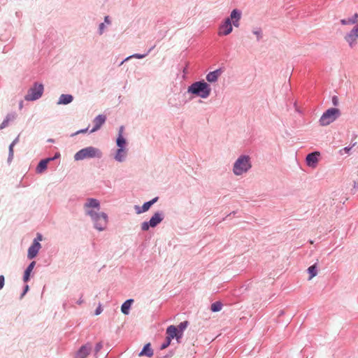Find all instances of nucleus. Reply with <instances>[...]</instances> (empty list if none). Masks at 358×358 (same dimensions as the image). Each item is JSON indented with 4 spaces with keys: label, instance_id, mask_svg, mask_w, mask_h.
<instances>
[{
    "label": "nucleus",
    "instance_id": "obj_38",
    "mask_svg": "<svg viewBox=\"0 0 358 358\" xmlns=\"http://www.w3.org/2000/svg\"><path fill=\"white\" fill-rule=\"evenodd\" d=\"M123 131H124V127H123V126H121V127H120V129H119L118 136H120V135H121V136H123V135H122Z\"/></svg>",
    "mask_w": 358,
    "mask_h": 358
},
{
    "label": "nucleus",
    "instance_id": "obj_30",
    "mask_svg": "<svg viewBox=\"0 0 358 358\" xmlns=\"http://www.w3.org/2000/svg\"><path fill=\"white\" fill-rule=\"evenodd\" d=\"M145 56H146V55L134 54V55H133L131 56L128 57L125 59V61L129 59L131 57H134V58H137V59H142V58L145 57Z\"/></svg>",
    "mask_w": 358,
    "mask_h": 358
},
{
    "label": "nucleus",
    "instance_id": "obj_23",
    "mask_svg": "<svg viewBox=\"0 0 358 358\" xmlns=\"http://www.w3.org/2000/svg\"><path fill=\"white\" fill-rule=\"evenodd\" d=\"M126 155V151L124 149L118 148L115 156V159L118 162H122L124 160Z\"/></svg>",
    "mask_w": 358,
    "mask_h": 358
},
{
    "label": "nucleus",
    "instance_id": "obj_26",
    "mask_svg": "<svg viewBox=\"0 0 358 358\" xmlns=\"http://www.w3.org/2000/svg\"><path fill=\"white\" fill-rule=\"evenodd\" d=\"M357 22H358V19L353 18V17L351 18H349L348 20L343 19V20H341V23L343 25L354 24H356Z\"/></svg>",
    "mask_w": 358,
    "mask_h": 358
},
{
    "label": "nucleus",
    "instance_id": "obj_7",
    "mask_svg": "<svg viewBox=\"0 0 358 358\" xmlns=\"http://www.w3.org/2000/svg\"><path fill=\"white\" fill-rule=\"evenodd\" d=\"M345 40L351 48L357 45L358 40V24H356L352 30L345 36Z\"/></svg>",
    "mask_w": 358,
    "mask_h": 358
},
{
    "label": "nucleus",
    "instance_id": "obj_34",
    "mask_svg": "<svg viewBox=\"0 0 358 358\" xmlns=\"http://www.w3.org/2000/svg\"><path fill=\"white\" fill-rule=\"evenodd\" d=\"M101 348L102 344L101 343H97L95 347L96 352H98Z\"/></svg>",
    "mask_w": 358,
    "mask_h": 358
},
{
    "label": "nucleus",
    "instance_id": "obj_13",
    "mask_svg": "<svg viewBox=\"0 0 358 358\" xmlns=\"http://www.w3.org/2000/svg\"><path fill=\"white\" fill-rule=\"evenodd\" d=\"M157 199H158V198H157V197H155V198H154L153 199H152L151 201H148V202H145V203L143 205V206L141 207V208L139 206H135V208H136V213H137L138 214H140V213H143V212H146V211H148V210L150 209V208L151 207V206H152V204H154L155 202H157Z\"/></svg>",
    "mask_w": 358,
    "mask_h": 358
},
{
    "label": "nucleus",
    "instance_id": "obj_11",
    "mask_svg": "<svg viewBox=\"0 0 358 358\" xmlns=\"http://www.w3.org/2000/svg\"><path fill=\"white\" fill-rule=\"evenodd\" d=\"M320 155V152H315L310 154H308L306 157V163L307 165L312 168H315L318 162V156Z\"/></svg>",
    "mask_w": 358,
    "mask_h": 358
},
{
    "label": "nucleus",
    "instance_id": "obj_6",
    "mask_svg": "<svg viewBox=\"0 0 358 358\" xmlns=\"http://www.w3.org/2000/svg\"><path fill=\"white\" fill-rule=\"evenodd\" d=\"M43 92V85L42 84H34V85L28 91L24 99L27 101H34L39 99Z\"/></svg>",
    "mask_w": 358,
    "mask_h": 358
},
{
    "label": "nucleus",
    "instance_id": "obj_8",
    "mask_svg": "<svg viewBox=\"0 0 358 358\" xmlns=\"http://www.w3.org/2000/svg\"><path fill=\"white\" fill-rule=\"evenodd\" d=\"M166 340L171 341L173 338H176L178 341L182 338V334H180L176 327L171 325L166 329Z\"/></svg>",
    "mask_w": 358,
    "mask_h": 358
},
{
    "label": "nucleus",
    "instance_id": "obj_10",
    "mask_svg": "<svg viewBox=\"0 0 358 358\" xmlns=\"http://www.w3.org/2000/svg\"><path fill=\"white\" fill-rule=\"evenodd\" d=\"M41 247V246L39 242L36 240H34V243L28 250V258L30 259L34 258L37 255Z\"/></svg>",
    "mask_w": 358,
    "mask_h": 358
},
{
    "label": "nucleus",
    "instance_id": "obj_15",
    "mask_svg": "<svg viewBox=\"0 0 358 358\" xmlns=\"http://www.w3.org/2000/svg\"><path fill=\"white\" fill-rule=\"evenodd\" d=\"M163 220V216L159 213H156L154 215L150 218L149 221V225L151 227H156L158 224H159Z\"/></svg>",
    "mask_w": 358,
    "mask_h": 358
},
{
    "label": "nucleus",
    "instance_id": "obj_32",
    "mask_svg": "<svg viewBox=\"0 0 358 358\" xmlns=\"http://www.w3.org/2000/svg\"><path fill=\"white\" fill-rule=\"evenodd\" d=\"M171 341H170V340H166V343L162 344V349H164V348H167L170 345Z\"/></svg>",
    "mask_w": 358,
    "mask_h": 358
},
{
    "label": "nucleus",
    "instance_id": "obj_37",
    "mask_svg": "<svg viewBox=\"0 0 358 358\" xmlns=\"http://www.w3.org/2000/svg\"><path fill=\"white\" fill-rule=\"evenodd\" d=\"M101 312H102V308H101V306H99L96 308V311H95V314H96V315H99Z\"/></svg>",
    "mask_w": 358,
    "mask_h": 358
},
{
    "label": "nucleus",
    "instance_id": "obj_27",
    "mask_svg": "<svg viewBox=\"0 0 358 358\" xmlns=\"http://www.w3.org/2000/svg\"><path fill=\"white\" fill-rule=\"evenodd\" d=\"M308 273H310V278H309L310 280L312 279L313 277H315L317 273L315 264L310 266L308 268Z\"/></svg>",
    "mask_w": 358,
    "mask_h": 358
},
{
    "label": "nucleus",
    "instance_id": "obj_14",
    "mask_svg": "<svg viewBox=\"0 0 358 358\" xmlns=\"http://www.w3.org/2000/svg\"><path fill=\"white\" fill-rule=\"evenodd\" d=\"M91 345L87 344L81 347L78 352L76 358H85L91 352Z\"/></svg>",
    "mask_w": 358,
    "mask_h": 358
},
{
    "label": "nucleus",
    "instance_id": "obj_20",
    "mask_svg": "<svg viewBox=\"0 0 358 358\" xmlns=\"http://www.w3.org/2000/svg\"><path fill=\"white\" fill-rule=\"evenodd\" d=\"M73 101V96L70 94H62L59 97L58 104H68Z\"/></svg>",
    "mask_w": 358,
    "mask_h": 358
},
{
    "label": "nucleus",
    "instance_id": "obj_43",
    "mask_svg": "<svg viewBox=\"0 0 358 358\" xmlns=\"http://www.w3.org/2000/svg\"><path fill=\"white\" fill-rule=\"evenodd\" d=\"M333 102H334V104L336 105V97H334L333 98Z\"/></svg>",
    "mask_w": 358,
    "mask_h": 358
},
{
    "label": "nucleus",
    "instance_id": "obj_9",
    "mask_svg": "<svg viewBox=\"0 0 358 358\" xmlns=\"http://www.w3.org/2000/svg\"><path fill=\"white\" fill-rule=\"evenodd\" d=\"M232 29L231 20L229 18H227L224 23L220 27L218 34L220 36L228 35L232 31Z\"/></svg>",
    "mask_w": 358,
    "mask_h": 358
},
{
    "label": "nucleus",
    "instance_id": "obj_31",
    "mask_svg": "<svg viewBox=\"0 0 358 358\" xmlns=\"http://www.w3.org/2000/svg\"><path fill=\"white\" fill-rule=\"evenodd\" d=\"M150 225H149V222H143V223H142V224H141V229H142V230H143V231H147V230H148V229H149V228H150Z\"/></svg>",
    "mask_w": 358,
    "mask_h": 358
},
{
    "label": "nucleus",
    "instance_id": "obj_1",
    "mask_svg": "<svg viewBox=\"0 0 358 358\" xmlns=\"http://www.w3.org/2000/svg\"><path fill=\"white\" fill-rule=\"evenodd\" d=\"M86 214L91 217L95 228L99 231H103L108 224V216L104 213H99L100 203L96 199H87L84 204Z\"/></svg>",
    "mask_w": 358,
    "mask_h": 358
},
{
    "label": "nucleus",
    "instance_id": "obj_16",
    "mask_svg": "<svg viewBox=\"0 0 358 358\" xmlns=\"http://www.w3.org/2000/svg\"><path fill=\"white\" fill-rule=\"evenodd\" d=\"M241 14L236 9L232 10L230 15V20H232L233 24L238 27L239 26L238 21L241 19Z\"/></svg>",
    "mask_w": 358,
    "mask_h": 358
},
{
    "label": "nucleus",
    "instance_id": "obj_17",
    "mask_svg": "<svg viewBox=\"0 0 358 358\" xmlns=\"http://www.w3.org/2000/svg\"><path fill=\"white\" fill-rule=\"evenodd\" d=\"M220 75V72L219 70H216V71L210 72L206 76V80L210 83H214V82L217 81Z\"/></svg>",
    "mask_w": 358,
    "mask_h": 358
},
{
    "label": "nucleus",
    "instance_id": "obj_19",
    "mask_svg": "<svg viewBox=\"0 0 358 358\" xmlns=\"http://www.w3.org/2000/svg\"><path fill=\"white\" fill-rule=\"evenodd\" d=\"M36 262H32L27 268V269L24 271V276H23V280L24 282H27L29 280L30 274L31 271H33L34 266H35Z\"/></svg>",
    "mask_w": 358,
    "mask_h": 358
},
{
    "label": "nucleus",
    "instance_id": "obj_21",
    "mask_svg": "<svg viewBox=\"0 0 358 358\" xmlns=\"http://www.w3.org/2000/svg\"><path fill=\"white\" fill-rule=\"evenodd\" d=\"M133 302V299H128L122 305L121 310L124 315L129 314V308Z\"/></svg>",
    "mask_w": 358,
    "mask_h": 358
},
{
    "label": "nucleus",
    "instance_id": "obj_25",
    "mask_svg": "<svg viewBox=\"0 0 358 358\" xmlns=\"http://www.w3.org/2000/svg\"><path fill=\"white\" fill-rule=\"evenodd\" d=\"M117 145L119 148L124 149V146L126 145V140L123 137V136H118L117 138Z\"/></svg>",
    "mask_w": 358,
    "mask_h": 358
},
{
    "label": "nucleus",
    "instance_id": "obj_36",
    "mask_svg": "<svg viewBox=\"0 0 358 358\" xmlns=\"http://www.w3.org/2000/svg\"><path fill=\"white\" fill-rule=\"evenodd\" d=\"M8 120H4L0 125V129H2L3 128H4L6 126H7L8 124Z\"/></svg>",
    "mask_w": 358,
    "mask_h": 358
},
{
    "label": "nucleus",
    "instance_id": "obj_40",
    "mask_svg": "<svg viewBox=\"0 0 358 358\" xmlns=\"http://www.w3.org/2000/svg\"><path fill=\"white\" fill-rule=\"evenodd\" d=\"M104 21H105L106 23H107L108 24H110V21L109 20V17L108 16H106L105 17Z\"/></svg>",
    "mask_w": 358,
    "mask_h": 358
},
{
    "label": "nucleus",
    "instance_id": "obj_4",
    "mask_svg": "<svg viewBox=\"0 0 358 358\" xmlns=\"http://www.w3.org/2000/svg\"><path fill=\"white\" fill-rule=\"evenodd\" d=\"M251 163L248 156H241L234 165V173L236 176H241L247 172L251 168Z\"/></svg>",
    "mask_w": 358,
    "mask_h": 358
},
{
    "label": "nucleus",
    "instance_id": "obj_22",
    "mask_svg": "<svg viewBox=\"0 0 358 358\" xmlns=\"http://www.w3.org/2000/svg\"><path fill=\"white\" fill-rule=\"evenodd\" d=\"M153 355L152 350L150 348V343L146 344L144 347L143 350L140 352L139 356H148L151 357Z\"/></svg>",
    "mask_w": 358,
    "mask_h": 358
},
{
    "label": "nucleus",
    "instance_id": "obj_29",
    "mask_svg": "<svg viewBox=\"0 0 358 358\" xmlns=\"http://www.w3.org/2000/svg\"><path fill=\"white\" fill-rule=\"evenodd\" d=\"M18 141V138H17L16 139H15L13 143L10 145L9 146V159L13 158V147L14 145H15V143L17 142Z\"/></svg>",
    "mask_w": 358,
    "mask_h": 358
},
{
    "label": "nucleus",
    "instance_id": "obj_33",
    "mask_svg": "<svg viewBox=\"0 0 358 358\" xmlns=\"http://www.w3.org/2000/svg\"><path fill=\"white\" fill-rule=\"evenodd\" d=\"M4 285V277L3 275H0V289L3 288Z\"/></svg>",
    "mask_w": 358,
    "mask_h": 358
},
{
    "label": "nucleus",
    "instance_id": "obj_12",
    "mask_svg": "<svg viewBox=\"0 0 358 358\" xmlns=\"http://www.w3.org/2000/svg\"><path fill=\"white\" fill-rule=\"evenodd\" d=\"M106 117L103 115H99L97 117H96L93 121V122L94 124V127L90 131V132L93 133V132L97 131L98 129H99L101 128V127L102 126V124H103L104 122H106Z\"/></svg>",
    "mask_w": 358,
    "mask_h": 358
},
{
    "label": "nucleus",
    "instance_id": "obj_41",
    "mask_svg": "<svg viewBox=\"0 0 358 358\" xmlns=\"http://www.w3.org/2000/svg\"><path fill=\"white\" fill-rule=\"evenodd\" d=\"M36 240L38 241H41L42 240L41 235L38 234V236H37V239H36Z\"/></svg>",
    "mask_w": 358,
    "mask_h": 358
},
{
    "label": "nucleus",
    "instance_id": "obj_2",
    "mask_svg": "<svg viewBox=\"0 0 358 358\" xmlns=\"http://www.w3.org/2000/svg\"><path fill=\"white\" fill-rule=\"evenodd\" d=\"M211 89L208 84L203 81L195 82L188 87V92L199 96L203 99L209 96Z\"/></svg>",
    "mask_w": 358,
    "mask_h": 358
},
{
    "label": "nucleus",
    "instance_id": "obj_28",
    "mask_svg": "<svg viewBox=\"0 0 358 358\" xmlns=\"http://www.w3.org/2000/svg\"><path fill=\"white\" fill-rule=\"evenodd\" d=\"M187 325H188L187 321L181 322L178 327L179 333L182 334L184 330L187 328Z\"/></svg>",
    "mask_w": 358,
    "mask_h": 358
},
{
    "label": "nucleus",
    "instance_id": "obj_42",
    "mask_svg": "<svg viewBox=\"0 0 358 358\" xmlns=\"http://www.w3.org/2000/svg\"><path fill=\"white\" fill-rule=\"evenodd\" d=\"M28 289H29V286H28V285H26V286H25V288H24V293H23V294H22V295H24V294L28 291Z\"/></svg>",
    "mask_w": 358,
    "mask_h": 358
},
{
    "label": "nucleus",
    "instance_id": "obj_44",
    "mask_svg": "<svg viewBox=\"0 0 358 358\" xmlns=\"http://www.w3.org/2000/svg\"><path fill=\"white\" fill-rule=\"evenodd\" d=\"M59 155H55V157H54V159H55V158H56V157H57ZM52 159H53V158H52Z\"/></svg>",
    "mask_w": 358,
    "mask_h": 358
},
{
    "label": "nucleus",
    "instance_id": "obj_35",
    "mask_svg": "<svg viewBox=\"0 0 358 358\" xmlns=\"http://www.w3.org/2000/svg\"><path fill=\"white\" fill-rule=\"evenodd\" d=\"M105 25L103 23H101L99 25V34H102L104 30Z\"/></svg>",
    "mask_w": 358,
    "mask_h": 358
},
{
    "label": "nucleus",
    "instance_id": "obj_3",
    "mask_svg": "<svg viewBox=\"0 0 358 358\" xmlns=\"http://www.w3.org/2000/svg\"><path fill=\"white\" fill-rule=\"evenodd\" d=\"M102 153L98 148L94 147H87L77 152L74 155V159L76 161L83 160L86 158H100Z\"/></svg>",
    "mask_w": 358,
    "mask_h": 358
},
{
    "label": "nucleus",
    "instance_id": "obj_39",
    "mask_svg": "<svg viewBox=\"0 0 358 358\" xmlns=\"http://www.w3.org/2000/svg\"><path fill=\"white\" fill-rule=\"evenodd\" d=\"M87 129L79 130V131H76L73 135H76V134H81V133H85L87 131Z\"/></svg>",
    "mask_w": 358,
    "mask_h": 358
},
{
    "label": "nucleus",
    "instance_id": "obj_18",
    "mask_svg": "<svg viewBox=\"0 0 358 358\" xmlns=\"http://www.w3.org/2000/svg\"><path fill=\"white\" fill-rule=\"evenodd\" d=\"M50 160H52L51 158L41 160L36 167V171L38 173H42L43 171H45L47 169L48 164Z\"/></svg>",
    "mask_w": 358,
    "mask_h": 358
},
{
    "label": "nucleus",
    "instance_id": "obj_5",
    "mask_svg": "<svg viewBox=\"0 0 358 358\" xmlns=\"http://www.w3.org/2000/svg\"><path fill=\"white\" fill-rule=\"evenodd\" d=\"M341 115L340 110L336 108H331L325 111L320 119L322 126H327L334 122Z\"/></svg>",
    "mask_w": 358,
    "mask_h": 358
},
{
    "label": "nucleus",
    "instance_id": "obj_24",
    "mask_svg": "<svg viewBox=\"0 0 358 358\" xmlns=\"http://www.w3.org/2000/svg\"><path fill=\"white\" fill-rule=\"evenodd\" d=\"M222 303L220 301H216L211 304L210 310L213 312H218L222 310Z\"/></svg>",
    "mask_w": 358,
    "mask_h": 358
}]
</instances>
